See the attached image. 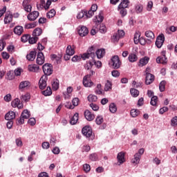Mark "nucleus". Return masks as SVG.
<instances>
[{
	"label": "nucleus",
	"instance_id": "f257e3e1",
	"mask_svg": "<svg viewBox=\"0 0 177 177\" xmlns=\"http://www.w3.org/2000/svg\"><path fill=\"white\" fill-rule=\"evenodd\" d=\"M93 50V46H91L90 48H88L87 53H85L83 55H82L83 60H86V59H89V57H91L92 60H91V62H93V60H95V57H96V55L95 54V51Z\"/></svg>",
	"mask_w": 177,
	"mask_h": 177
},
{
	"label": "nucleus",
	"instance_id": "f03ea898",
	"mask_svg": "<svg viewBox=\"0 0 177 177\" xmlns=\"http://www.w3.org/2000/svg\"><path fill=\"white\" fill-rule=\"evenodd\" d=\"M44 73L46 75H52L53 73V66L50 64H45L42 66Z\"/></svg>",
	"mask_w": 177,
	"mask_h": 177
},
{
	"label": "nucleus",
	"instance_id": "7ed1b4c3",
	"mask_svg": "<svg viewBox=\"0 0 177 177\" xmlns=\"http://www.w3.org/2000/svg\"><path fill=\"white\" fill-rule=\"evenodd\" d=\"M112 67L115 69H118L121 67V61L118 55H115L111 58Z\"/></svg>",
	"mask_w": 177,
	"mask_h": 177
},
{
	"label": "nucleus",
	"instance_id": "20e7f679",
	"mask_svg": "<svg viewBox=\"0 0 177 177\" xmlns=\"http://www.w3.org/2000/svg\"><path fill=\"white\" fill-rule=\"evenodd\" d=\"M164 41H165V37H164V34L159 35L156 38L155 43L156 46H157L158 48H161L164 44Z\"/></svg>",
	"mask_w": 177,
	"mask_h": 177
},
{
	"label": "nucleus",
	"instance_id": "39448f33",
	"mask_svg": "<svg viewBox=\"0 0 177 177\" xmlns=\"http://www.w3.org/2000/svg\"><path fill=\"white\" fill-rule=\"evenodd\" d=\"M82 133L86 136V138H91L92 136V127L86 126L82 129Z\"/></svg>",
	"mask_w": 177,
	"mask_h": 177
},
{
	"label": "nucleus",
	"instance_id": "423d86ee",
	"mask_svg": "<svg viewBox=\"0 0 177 177\" xmlns=\"http://www.w3.org/2000/svg\"><path fill=\"white\" fill-rule=\"evenodd\" d=\"M46 81H48V77L46 75H43L39 81V89L44 90L45 88H46Z\"/></svg>",
	"mask_w": 177,
	"mask_h": 177
},
{
	"label": "nucleus",
	"instance_id": "0eeeda50",
	"mask_svg": "<svg viewBox=\"0 0 177 177\" xmlns=\"http://www.w3.org/2000/svg\"><path fill=\"white\" fill-rule=\"evenodd\" d=\"M39 16V12L38 11H33V12H30L28 16V20H29V21H35V20H37V19H38V17Z\"/></svg>",
	"mask_w": 177,
	"mask_h": 177
},
{
	"label": "nucleus",
	"instance_id": "6e6552de",
	"mask_svg": "<svg viewBox=\"0 0 177 177\" xmlns=\"http://www.w3.org/2000/svg\"><path fill=\"white\" fill-rule=\"evenodd\" d=\"M90 75H86L83 78V84L86 88H91V86H93V82L92 81H91V80L89 78Z\"/></svg>",
	"mask_w": 177,
	"mask_h": 177
},
{
	"label": "nucleus",
	"instance_id": "1a4fd4ad",
	"mask_svg": "<svg viewBox=\"0 0 177 177\" xmlns=\"http://www.w3.org/2000/svg\"><path fill=\"white\" fill-rule=\"evenodd\" d=\"M89 33V30L86 26L79 27L78 34L80 37H86Z\"/></svg>",
	"mask_w": 177,
	"mask_h": 177
},
{
	"label": "nucleus",
	"instance_id": "9d476101",
	"mask_svg": "<svg viewBox=\"0 0 177 177\" xmlns=\"http://www.w3.org/2000/svg\"><path fill=\"white\" fill-rule=\"evenodd\" d=\"M36 62L39 64V66H42V64L45 63V57L44 56V53L42 52L38 53Z\"/></svg>",
	"mask_w": 177,
	"mask_h": 177
},
{
	"label": "nucleus",
	"instance_id": "9b49d317",
	"mask_svg": "<svg viewBox=\"0 0 177 177\" xmlns=\"http://www.w3.org/2000/svg\"><path fill=\"white\" fill-rule=\"evenodd\" d=\"M145 37L148 38L147 41L148 44H151V39H154L156 38V36L154 35V32L151 30H147L145 33Z\"/></svg>",
	"mask_w": 177,
	"mask_h": 177
},
{
	"label": "nucleus",
	"instance_id": "f8f14e48",
	"mask_svg": "<svg viewBox=\"0 0 177 177\" xmlns=\"http://www.w3.org/2000/svg\"><path fill=\"white\" fill-rule=\"evenodd\" d=\"M13 20V14L10 12H7L4 18L5 24H9Z\"/></svg>",
	"mask_w": 177,
	"mask_h": 177
},
{
	"label": "nucleus",
	"instance_id": "ddd939ff",
	"mask_svg": "<svg viewBox=\"0 0 177 177\" xmlns=\"http://www.w3.org/2000/svg\"><path fill=\"white\" fill-rule=\"evenodd\" d=\"M71 49V45H68L66 48V55H64V59L65 60H68L69 59H71V56H73V55H74V50H72L71 52H70V50Z\"/></svg>",
	"mask_w": 177,
	"mask_h": 177
},
{
	"label": "nucleus",
	"instance_id": "4468645a",
	"mask_svg": "<svg viewBox=\"0 0 177 177\" xmlns=\"http://www.w3.org/2000/svg\"><path fill=\"white\" fill-rule=\"evenodd\" d=\"M84 117L87 121H93L95 120V115L92 114L89 110L84 111Z\"/></svg>",
	"mask_w": 177,
	"mask_h": 177
},
{
	"label": "nucleus",
	"instance_id": "2eb2a0df",
	"mask_svg": "<svg viewBox=\"0 0 177 177\" xmlns=\"http://www.w3.org/2000/svg\"><path fill=\"white\" fill-rule=\"evenodd\" d=\"M11 106L12 107H17L18 109H23V104L20 103V99L19 98H15L12 101Z\"/></svg>",
	"mask_w": 177,
	"mask_h": 177
},
{
	"label": "nucleus",
	"instance_id": "dca6fc26",
	"mask_svg": "<svg viewBox=\"0 0 177 177\" xmlns=\"http://www.w3.org/2000/svg\"><path fill=\"white\" fill-rule=\"evenodd\" d=\"M13 31L16 35H21L24 32V28L21 26H17L14 28Z\"/></svg>",
	"mask_w": 177,
	"mask_h": 177
},
{
	"label": "nucleus",
	"instance_id": "f3484780",
	"mask_svg": "<svg viewBox=\"0 0 177 177\" xmlns=\"http://www.w3.org/2000/svg\"><path fill=\"white\" fill-rule=\"evenodd\" d=\"M154 82V75L148 74L145 77V84L146 85H150V84H153Z\"/></svg>",
	"mask_w": 177,
	"mask_h": 177
},
{
	"label": "nucleus",
	"instance_id": "a211bd4d",
	"mask_svg": "<svg viewBox=\"0 0 177 177\" xmlns=\"http://www.w3.org/2000/svg\"><path fill=\"white\" fill-rule=\"evenodd\" d=\"M23 6L25 12L28 13H31V10L32 9V6L27 2V0H24L23 2Z\"/></svg>",
	"mask_w": 177,
	"mask_h": 177
},
{
	"label": "nucleus",
	"instance_id": "6ab92c4d",
	"mask_svg": "<svg viewBox=\"0 0 177 177\" xmlns=\"http://www.w3.org/2000/svg\"><path fill=\"white\" fill-rule=\"evenodd\" d=\"M15 118H16V113H15L13 111H9L5 115V120L7 121L15 120Z\"/></svg>",
	"mask_w": 177,
	"mask_h": 177
},
{
	"label": "nucleus",
	"instance_id": "aec40b11",
	"mask_svg": "<svg viewBox=\"0 0 177 177\" xmlns=\"http://www.w3.org/2000/svg\"><path fill=\"white\" fill-rule=\"evenodd\" d=\"M117 158L120 164H124V162L125 161V153L123 151L118 153Z\"/></svg>",
	"mask_w": 177,
	"mask_h": 177
},
{
	"label": "nucleus",
	"instance_id": "412c9836",
	"mask_svg": "<svg viewBox=\"0 0 177 177\" xmlns=\"http://www.w3.org/2000/svg\"><path fill=\"white\" fill-rule=\"evenodd\" d=\"M168 62V59H167V57L165 55H162L160 57H158L156 58V63L165 64Z\"/></svg>",
	"mask_w": 177,
	"mask_h": 177
},
{
	"label": "nucleus",
	"instance_id": "4be33fe9",
	"mask_svg": "<svg viewBox=\"0 0 177 177\" xmlns=\"http://www.w3.org/2000/svg\"><path fill=\"white\" fill-rule=\"evenodd\" d=\"M36 56H37V53L35 51H31L29 54L26 55V59L29 62H34V60H35Z\"/></svg>",
	"mask_w": 177,
	"mask_h": 177
},
{
	"label": "nucleus",
	"instance_id": "5701e85b",
	"mask_svg": "<svg viewBox=\"0 0 177 177\" xmlns=\"http://www.w3.org/2000/svg\"><path fill=\"white\" fill-rule=\"evenodd\" d=\"M105 54H106V51L104 50V49H98L95 52V55L97 59H102V57H103Z\"/></svg>",
	"mask_w": 177,
	"mask_h": 177
},
{
	"label": "nucleus",
	"instance_id": "b1692460",
	"mask_svg": "<svg viewBox=\"0 0 177 177\" xmlns=\"http://www.w3.org/2000/svg\"><path fill=\"white\" fill-rule=\"evenodd\" d=\"M78 116L79 114L78 113H76L74 114V115L71 118V120H70V124L71 125H75V124H77V122H78Z\"/></svg>",
	"mask_w": 177,
	"mask_h": 177
},
{
	"label": "nucleus",
	"instance_id": "393cba45",
	"mask_svg": "<svg viewBox=\"0 0 177 177\" xmlns=\"http://www.w3.org/2000/svg\"><path fill=\"white\" fill-rule=\"evenodd\" d=\"M141 157L142 156H140V155H139V153H136L134 155V158L131 160V162L133 164H136V165L139 164Z\"/></svg>",
	"mask_w": 177,
	"mask_h": 177
},
{
	"label": "nucleus",
	"instance_id": "a878e982",
	"mask_svg": "<svg viewBox=\"0 0 177 177\" xmlns=\"http://www.w3.org/2000/svg\"><path fill=\"white\" fill-rule=\"evenodd\" d=\"M28 69L32 73H37L39 70V66L37 64L29 65Z\"/></svg>",
	"mask_w": 177,
	"mask_h": 177
},
{
	"label": "nucleus",
	"instance_id": "bb28decb",
	"mask_svg": "<svg viewBox=\"0 0 177 177\" xmlns=\"http://www.w3.org/2000/svg\"><path fill=\"white\" fill-rule=\"evenodd\" d=\"M124 35H125V32H124V30H118V34L113 35V37L115 38V41H118V39H120V38H122Z\"/></svg>",
	"mask_w": 177,
	"mask_h": 177
},
{
	"label": "nucleus",
	"instance_id": "cd10ccee",
	"mask_svg": "<svg viewBox=\"0 0 177 177\" xmlns=\"http://www.w3.org/2000/svg\"><path fill=\"white\" fill-rule=\"evenodd\" d=\"M97 26H98V31H100L101 34H105V32H107V28H106V26H104V24H97Z\"/></svg>",
	"mask_w": 177,
	"mask_h": 177
},
{
	"label": "nucleus",
	"instance_id": "c85d7f7f",
	"mask_svg": "<svg viewBox=\"0 0 177 177\" xmlns=\"http://www.w3.org/2000/svg\"><path fill=\"white\" fill-rule=\"evenodd\" d=\"M42 34V29L40 28H36L32 32V37H39Z\"/></svg>",
	"mask_w": 177,
	"mask_h": 177
},
{
	"label": "nucleus",
	"instance_id": "c756f323",
	"mask_svg": "<svg viewBox=\"0 0 177 177\" xmlns=\"http://www.w3.org/2000/svg\"><path fill=\"white\" fill-rule=\"evenodd\" d=\"M28 87H30V82L28 81H23L19 84V89H24Z\"/></svg>",
	"mask_w": 177,
	"mask_h": 177
},
{
	"label": "nucleus",
	"instance_id": "7c9ffc66",
	"mask_svg": "<svg viewBox=\"0 0 177 177\" xmlns=\"http://www.w3.org/2000/svg\"><path fill=\"white\" fill-rule=\"evenodd\" d=\"M149 60H150V58L149 57H144L143 58H141L140 59V64H141V66H146V64H147V63H149Z\"/></svg>",
	"mask_w": 177,
	"mask_h": 177
},
{
	"label": "nucleus",
	"instance_id": "2f4dec72",
	"mask_svg": "<svg viewBox=\"0 0 177 177\" xmlns=\"http://www.w3.org/2000/svg\"><path fill=\"white\" fill-rule=\"evenodd\" d=\"M128 59L129 61L131 62V63H134V62L138 61V56L136 55V54L131 53L129 55Z\"/></svg>",
	"mask_w": 177,
	"mask_h": 177
},
{
	"label": "nucleus",
	"instance_id": "473e14b6",
	"mask_svg": "<svg viewBox=\"0 0 177 177\" xmlns=\"http://www.w3.org/2000/svg\"><path fill=\"white\" fill-rule=\"evenodd\" d=\"M30 99H31V95H30V93H26L21 96V102H28V100H30Z\"/></svg>",
	"mask_w": 177,
	"mask_h": 177
},
{
	"label": "nucleus",
	"instance_id": "72a5a7b5",
	"mask_svg": "<svg viewBox=\"0 0 177 177\" xmlns=\"http://www.w3.org/2000/svg\"><path fill=\"white\" fill-rule=\"evenodd\" d=\"M56 16V10L55 9L50 10L46 14V17L48 19H52V17H55Z\"/></svg>",
	"mask_w": 177,
	"mask_h": 177
},
{
	"label": "nucleus",
	"instance_id": "f704fd0d",
	"mask_svg": "<svg viewBox=\"0 0 177 177\" xmlns=\"http://www.w3.org/2000/svg\"><path fill=\"white\" fill-rule=\"evenodd\" d=\"M134 44L137 45V44H139V41L140 40V32L138 31L134 35Z\"/></svg>",
	"mask_w": 177,
	"mask_h": 177
},
{
	"label": "nucleus",
	"instance_id": "c9c22d12",
	"mask_svg": "<svg viewBox=\"0 0 177 177\" xmlns=\"http://www.w3.org/2000/svg\"><path fill=\"white\" fill-rule=\"evenodd\" d=\"M42 95L44 96H50L52 95V88L50 86H48L46 91H43Z\"/></svg>",
	"mask_w": 177,
	"mask_h": 177
},
{
	"label": "nucleus",
	"instance_id": "e433bc0d",
	"mask_svg": "<svg viewBox=\"0 0 177 177\" xmlns=\"http://www.w3.org/2000/svg\"><path fill=\"white\" fill-rule=\"evenodd\" d=\"M130 114L133 118H136L140 114V111L138 109H131Z\"/></svg>",
	"mask_w": 177,
	"mask_h": 177
},
{
	"label": "nucleus",
	"instance_id": "4c0bfd02",
	"mask_svg": "<svg viewBox=\"0 0 177 177\" xmlns=\"http://www.w3.org/2000/svg\"><path fill=\"white\" fill-rule=\"evenodd\" d=\"M157 102H158V97L153 95L151 98V102H150V104L151 106H157Z\"/></svg>",
	"mask_w": 177,
	"mask_h": 177
},
{
	"label": "nucleus",
	"instance_id": "58836bf2",
	"mask_svg": "<svg viewBox=\"0 0 177 177\" xmlns=\"http://www.w3.org/2000/svg\"><path fill=\"white\" fill-rule=\"evenodd\" d=\"M59 80L56 79L55 80L53 81L52 84V87L53 91H57L59 89Z\"/></svg>",
	"mask_w": 177,
	"mask_h": 177
},
{
	"label": "nucleus",
	"instance_id": "ea45409f",
	"mask_svg": "<svg viewBox=\"0 0 177 177\" xmlns=\"http://www.w3.org/2000/svg\"><path fill=\"white\" fill-rule=\"evenodd\" d=\"M88 100L90 103H93L95 102H97V96L93 95H89L88 96Z\"/></svg>",
	"mask_w": 177,
	"mask_h": 177
},
{
	"label": "nucleus",
	"instance_id": "a19ab883",
	"mask_svg": "<svg viewBox=\"0 0 177 177\" xmlns=\"http://www.w3.org/2000/svg\"><path fill=\"white\" fill-rule=\"evenodd\" d=\"M130 93L133 97H138L139 96V91L136 88H131Z\"/></svg>",
	"mask_w": 177,
	"mask_h": 177
},
{
	"label": "nucleus",
	"instance_id": "79ce46f5",
	"mask_svg": "<svg viewBox=\"0 0 177 177\" xmlns=\"http://www.w3.org/2000/svg\"><path fill=\"white\" fill-rule=\"evenodd\" d=\"M92 67H93V62L91 60L87 62V63L84 65L85 70L89 71L91 68H92Z\"/></svg>",
	"mask_w": 177,
	"mask_h": 177
},
{
	"label": "nucleus",
	"instance_id": "37998d69",
	"mask_svg": "<svg viewBox=\"0 0 177 177\" xmlns=\"http://www.w3.org/2000/svg\"><path fill=\"white\" fill-rule=\"evenodd\" d=\"M21 115L22 118H24L25 120H28V118H30V112H28V110L25 109L23 111Z\"/></svg>",
	"mask_w": 177,
	"mask_h": 177
},
{
	"label": "nucleus",
	"instance_id": "c03bdc74",
	"mask_svg": "<svg viewBox=\"0 0 177 177\" xmlns=\"http://www.w3.org/2000/svg\"><path fill=\"white\" fill-rule=\"evenodd\" d=\"M128 3H129V0H122L118 8H128Z\"/></svg>",
	"mask_w": 177,
	"mask_h": 177
},
{
	"label": "nucleus",
	"instance_id": "a18cd8bd",
	"mask_svg": "<svg viewBox=\"0 0 177 177\" xmlns=\"http://www.w3.org/2000/svg\"><path fill=\"white\" fill-rule=\"evenodd\" d=\"M113 86V84H111V82L107 80L106 83L105 84V86H104V91L106 92H107L108 91H109L110 89H111Z\"/></svg>",
	"mask_w": 177,
	"mask_h": 177
},
{
	"label": "nucleus",
	"instance_id": "49530a36",
	"mask_svg": "<svg viewBox=\"0 0 177 177\" xmlns=\"http://www.w3.org/2000/svg\"><path fill=\"white\" fill-rule=\"evenodd\" d=\"M86 10H82V11H80V12L78 13V15H77V19H82V18L86 19Z\"/></svg>",
	"mask_w": 177,
	"mask_h": 177
},
{
	"label": "nucleus",
	"instance_id": "de8ad7c7",
	"mask_svg": "<svg viewBox=\"0 0 177 177\" xmlns=\"http://www.w3.org/2000/svg\"><path fill=\"white\" fill-rule=\"evenodd\" d=\"M37 41H38V37H36V36H33L32 37H29L28 42L31 45H32L34 44H37Z\"/></svg>",
	"mask_w": 177,
	"mask_h": 177
},
{
	"label": "nucleus",
	"instance_id": "09e8293b",
	"mask_svg": "<svg viewBox=\"0 0 177 177\" xmlns=\"http://www.w3.org/2000/svg\"><path fill=\"white\" fill-rule=\"evenodd\" d=\"M103 121H104V120L103 119V116H97L95 119V122L97 125H101V124H103Z\"/></svg>",
	"mask_w": 177,
	"mask_h": 177
},
{
	"label": "nucleus",
	"instance_id": "8fccbe9b",
	"mask_svg": "<svg viewBox=\"0 0 177 177\" xmlns=\"http://www.w3.org/2000/svg\"><path fill=\"white\" fill-rule=\"evenodd\" d=\"M109 111L111 113H115L117 111V106H115V104L111 103L109 105Z\"/></svg>",
	"mask_w": 177,
	"mask_h": 177
},
{
	"label": "nucleus",
	"instance_id": "3c124183",
	"mask_svg": "<svg viewBox=\"0 0 177 177\" xmlns=\"http://www.w3.org/2000/svg\"><path fill=\"white\" fill-rule=\"evenodd\" d=\"M95 12L92 10H90L88 11H86V19H91L94 15Z\"/></svg>",
	"mask_w": 177,
	"mask_h": 177
},
{
	"label": "nucleus",
	"instance_id": "603ef678",
	"mask_svg": "<svg viewBox=\"0 0 177 177\" xmlns=\"http://www.w3.org/2000/svg\"><path fill=\"white\" fill-rule=\"evenodd\" d=\"M136 13H142L143 12V6L141 4H138L136 6Z\"/></svg>",
	"mask_w": 177,
	"mask_h": 177
},
{
	"label": "nucleus",
	"instance_id": "864d4df0",
	"mask_svg": "<svg viewBox=\"0 0 177 177\" xmlns=\"http://www.w3.org/2000/svg\"><path fill=\"white\" fill-rule=\"evenodd\" d=\"M159 89L160 92L165 91V81H162L159 84Z\"/></svg>",
	"mask_w": 177,
	"mask_h": 177
},
{
	"label": "nucleus",
	"instance_id": "5fc2aeb1",
	"mask_svg": "<svg viewBox=\"0 0 177 177\" xmlns=\"http://www.w3.org/2000/svg\"><path fill=\"white\" fill-rule=\"evenodd\" d=\"M6 46V42L3 39L0 40V52H2L5 47Z\"/></svg>",
	"mask_w": 177,
	"mask_h": 177
},
{
	"label": "nucleus",
	"instance_id": "6e6d98bb",
	"mask_svg": "<svg viewBox=\"0 0 177 177\" xmlns=\"http://www.w3.org/2000/svg\"><path fill=\"white\" fill-rule=\"evenodd\" d=\"M99 25H95L93 28L91 30V35H95L97 31H99Z\"/></svg>",
	"mask_w": 177,
	"mask_h": 177
},
{
	"label": "nucleus",
	"instance_id": "4d7b16f0",
	"mask_svg": "<svg viewBox=\"0 0 177 177\" xmlns=\"http://www.w3.org/2000/svg\"><path fill=\"white\" fill-rule=\"evenodd\" d=\"M37 26V24H35V22L33 23H30V24H27L25 25V28L26 29H30V28H34Z\"/></svg>",
	"mask_w": 177,
	"mask_h": 177
},
{
	"label": "nucleus",
	"instance_id": "13d9d810",
	"mask_svg": "<svg viewBox=\"0 0 177 177\" xmlns=\"http://www.w3.org/2000/svg\"><path fill=\"white\" fill-rule=\"evenodd\" d=\"M36 123H37V120H35V118H30L28 120V124H29V125H31L32 127H34V125H35Z\"/></svg>",
	"mask_w": 177,
	"mask_h": 177
},
{
	"label": "nucleus",
	"instance_id": "bf43d9fd",
	"mask_svg": "<svg viewBox=\"0 0 177 177\" xmlns=\"http://www.w3.org/2000/svg\"><path fill=\"white\" fill-rule=\"evenodd\" d=\"M102 21H103V16L99 15L98 17L96 18L95 26H97V24H100Z\"/></svg>",
	"mask_w": 177,
	"mask_h": 177
},
{
	"label": "nucleus",
	"instance_id": "052dcab7",
	"mask_svg": "<svg viewBox=\"0 0 177 177\" xmlns=\"http://www.w3.org/2000/svg\"><path fill=\"white\" fill-rule=\"evenodd\" d=\"M24 120H26V118L21 115V117L17 120V124L18 125H23V124H24Z\"/></svg>",
	"mask_w": 177,
	"mask_h": 177
},
{
	"label": "nucleus",
	"instance_id": "680f3d73",
	"mask_svg": "<svg viewBox=\"0 0 177 177\" xmlns=\"http://www.w3.org/2000/svg\"><path fill=\"white\" fill-rule=\"evenodd\" d=\"M81 59H82V56L75 55L72 57V62H81Z\"/></svg>",
	"mask_w": 177,
	"mask_h": 177
},
{
	"label": "nucleus",
	"instance_id": "e2e57ef3",
	"mask_svg": "<svg viewBox=\"0 0 177 177\" xmlns=\"http://www.w3.org/2000/svg\"><path fill=\"white\" fill-rule=\"evenodd\" d=\"M29 39H30V35H24L21 37V41L22 42H27V41H29Z\"/></svg>",
	"mask_w": 177,
	"mask_h": 177
},
{
	"label": "nucleus",
	"instance_id": "0e129e2a",
	"mask_svg": "<svg viewBox=\"0 0 177 177\" xmlns=\"http://www.w3.org/2000/svg\"><path fill=\"white\" fill-rule=\"evenodd\" d=\"M171 127H177V116H174L171 120Z\"/></svg>",
	"mask_w": 177,
	"mask_h": 177
},
{
	"label": "nucleus",
	"instance_id": "69168bd1",
	"mask_svg": "<svg viewBox=\"0 0 177 177\" xmlns=\"http://www.w3.org/2000/svg\"><path fill=\"white\" fill-rule=\"evenodd\" d=\"M125 8H118V9H120V13L122 17H124V16H127V9Z\"/></svg>",
	"mask_w": 177,
	"mask_h": 177
},
{
	"label": "nucleus",
	"instance_id": "338daca9",
	"mask_svg": "<svg viewBox=\"0 0 177 177\" xmlns=\"http://www.w3.org/2000/svg\"><path fill=\"white\" fill-rule=\"evenodd\" d=\"M89 158L91 161H97V154L92 153L90 155Z\"/></svg>",
	"mask_w": 177,
	"mask_h": 177
},
{
	"label": "nucleus",
	"instance_id": "774afa93",
	"mask_svg": "<svg viewBox=\"0 0 177 177\" xmlns=\"http://www.w3.org/2000/svg\"><path fill=\"white\" fill-rule=\"evenodd\" d=\"M83 169L84 172H89V171H91V165H89L88 164L84 165Z\"/></svg>",
	"mask_w": 177,
	"mask_h": 177
}]
</instances>
